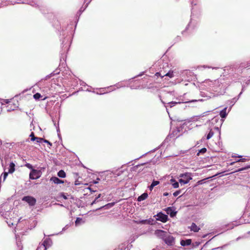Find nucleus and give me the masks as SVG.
<instances>
[{"label": "nucleus", "mask_w": 250, "mask_h": 250, "mask_svg": "<svg viewBox=\"0 0 250 250\" xmlns=\"http://www.w3.org/2000/svg\"><path fill=\"white\" fill-rule=\"evenodd\" d=\"M204 85L205 86H209L213 88V90L217 92L216 89L221 85L220 81L219 79L214 81H211L209 79L206 80L203 82Z\"/></svg>", "instance_id": "nucleus-1"}, {"label": "nucleus", "mask_w": 250, "mask_h": 250, "mask_svg": "<svg viewBox=\"0 0 250 250\" xmlns=\"http://www.w3.org/2000/svg\"><path fill=\"white\" fill-rule=\"evenodd\" d=\"M179 177L181 178L179 179V182L181 185H185L188 184L192 179V175L191 173L186 172L180 174Z\"/></svg>", "instance_id": "nucleus-2"}, {"label": "nucleus", "mask_w": 250, "mask_h": 250, "mask_svg": "<svg viewBox=\"0 0 250 250\" xmlns=\"http://www.w3.org/2000/svg\"><path fill=\"white\" fill-rule=\"evenodd\" d=\"M41 176V172L40 170L32 169L29 174L30 178L31 179H37Z\"/></svg>", "instance_id": "nucleus-3"}, {"label": "nucleus", "mask_w": 250, "mask_h": 250, "mask_svg": "<svg viewBox=\"0 0 250 250\" xmlns=\"http://www.w3.org/2000/svg\"><path fill=\"white\" fill-rule=\"evenodd\" d=\"M154 234L157 237L164 240L167 233L163 230L157 229L155 231Z\"/></svg>", "instance_id": "nucleus-4"}, {"label": "nucleus", "mask_w": 250, "mask_h": 250, "mask_svg": "<svg viewBox=\"0 0 250 250\" xmlns=\"http://www.w3.org/2000/svg\"><path fill=\"white\" fill-rule=\"evenodd\" d=\"M164 241L167 245L172 246L174 244V238L173 236L167 234V236L165 238Z\"/></svg>", "instance_id": "nucleus-5"}, {"label": "nucleus", "mask_w": 250, "mask_h": 250, "mask_svg": "<svg viewBox=\"0 0 250 250\" xmlns=\"http://www.w3.org/2000/svg\"><path fill=\"white\" fill-rule=\"evenodd\" d=\"M22 200L27 202L30 206H34L36 202V199L31 196H25L22 198Z\"/></svg>", "instance_id": "nucleus-6"}, {"label": "nucleus", "mask_w": 250, "mask_h": 250, "mask_svg": "<svg viewBox=\"0 0 250 250\" xmlns=\"http://www.w3.org/2000/svg\"><path fill=\"white\" fill-rule=\"evenodd\" d=\"M157 220L160 221L162 222L165 223L167 220V216L161 212H160L157 214Z\"/></svg>", "instance_id": "nucleus-7"}, {"label": "nucleus", "mask_w": 250, "mask_h": 250, "mask_svg": "<svg viewBox=\"0 0 250 250\" xmlns=\"http://www.w3.org/2000/svg\"><path fill=\"white\" fill-rule=\"evenodd\" d=\"M167 213L169 214L171 217H173L176 215V212L172 208L169 207L166 209Z\"/></svg>", "instance_id": "nucleus-8"}, {"label": "nucleus", "mask_w": 250, "mask_h": 250, "mask_svg": "<svg viewBox=\"0 0 250 250\" xmlns=\"http://www.w3.org/2000/svg\"><path fill=\"white\" fill-rule=\"evenodd\" d=\"M189 229L191 231H193L194 232H198L200 230V228L198 227L195 223H192L191 226L189 227Z\"/></svg>", "instance_id": "nucleus-9"}, {"label": "nucleus", "mask_w": 250, "mask_h": 250, "mask_svg": "<svg viewBox=\"0 0 250 250\" xmlns=\"http://www.w3.org/2000/svg\"><path fill=\"white\" fill-rule=\"evenodd\" d=\"M50 181H52L54 183L59 184H62L63 183V181L59 179L58 177H52L50 179Z\"/></svg>", "instance_id": "nucleus-10"}, {"label": "nucleus", "mask_w": 250, "mask_h": 250, "mask_svg": "<svg viewBox=\"0 0 250 250\" xmlns=\"http://www.w3.org/2000/svg\"><path fill=\"white\" fill-rule=\"evenodd\" d=\"M33 136V138H31V140L32 141H34L36 140V141L38 143H41L42 141L44 140L42 138L35 137L34 133L33 132H32L31 133V134L30 135V136Z\"/></svg>", "instance_id": "nucleus-11"}, {"label": "nucleus", "mask_w": 250, "mask_h": 250, "mask_svg": "<svg viewBox=\"0 0 250 250\" xmlns=\"http://www.w3.org/2000/svg\"><path fill=\"white\" fill-rule=\"evenodd\" d=\"M191 239H187L186 240H182L180 242V244L182 246H189L191 244Z\"/></svg>", "instance_id": "nucleus-12"}, {"label": "nucleus", "mask_w": 250, "mask_h": 250, "mask_svg": "<svg viewBox=\"0 0 250 250\" xmlns=\"http://www.w3.org/2000/svg\"><path fill=\"white\" fill-rule=\"evenodd\" d=\"M42 243L45 245L47 249L50 247L52 245V242L50 239H45Z\"/></svg>", "instance_id": "nucleus-13"}, {"label": "nucleus", "mask_w": 250, "mask_h": 250, "mask_svg": "<svg viewBox=\"0 0 250 250\" xmlns=\"http://www.w3.org/2000/svg\"><path fill=\"white\" fill-rule=\"evenodd\" d=\"M148 197V194L146 193H144L143 194H142L141 196H139L138 198V201L139 202H141L142 201H143L147 198Z\"/></svg>", "instance_id": "nucleus-14"}, {"label": "nucleus", "mask_w": 250, "mask_h": 250, "mask_svg": "<svg viewBox=\"0 0 250 250\" xmlns=\"http://www.w3.org/2000/svg\"><path fill=\"white\" fill-rule=\"evenodd\" d=\"M14 171H15V164L13 162H11L10 164L9 169L8 170V173H12L14 172Z\"/></svg>", "instance_id": "nucleus-15"}, {"label": "nucleus", "mask_w": 250, "mask_h": 250, "mask_svg": "<svg viewBox=\"0 0 250 250\" xmlns=\"http://www.w3.org/2000/svg\"><path fill=\"white\" fill-rule=\"evenodd\" d=\"M227 107L224 108L220 113V115L222 118H225L227 115L226 112Z\"/></svg>", "instance_id": "nucleus-16"}, {"label": "nucleus", "mask_w": 250, "mask_h": 250, "mask_svg": "<svg viewBox=\"0 0 250 250\" xmlns=\"http://www.w3.org/2000/svg\"><path fill=\"white\" fill-rule=\"evenodd\" d=\"M58 176L61 178H64L66 174L63 170H61L58 172Z\"/></svg>", "instance_id": "nucleus-17"}, {"label": "nucleus", "mask_w": 250, "mask_h": 250, "mask_svg": "<svg viewBox=\"0 0 250 250\" xmlns=\"http://www.w3.org/2000/svg\"><path fill=\"white\" fill-rule=\"evenodd\" d=\"M162 77H163L164 76H168L169 78H173L174 77L173 72L169 71L168 72H167L166 74L161 76Z\"/></svg>", "instance_id": "nucleus-18"}, {"label": "nucleus", "mask_w": 250, "mask_h": 250, "mask_svg": "<svg viewBox=\"0 0 250 250\" xmlns=\"http://www.w3.org/2000/svg\"><path fill=\"white\" fill-rule=\"evenodd\" d=\"M82 219L78 218L75 221V225L76 226L80 225L82 223H83Z\"/></svg>", "instance_id": "nucleus-19"}, {"label": "nucleus", "mask_w": 250, "mask_h": 250, "mask_svg": "<svg viewBox=\"0 0 250 250\" xmlns=\"http://www.w3.org/2000/svg\"><path fill=\"white\" fill-rule=\"evenodd\" d=\"M47 248L42 243L40 246L38 248L37 250H46Z\"/></svg>", "instance_id": "nucleus-20"}, {"label": "nucleus", "mask_w": 250, "mask_h": 250, "mask_svg": "<svg viewBox=\"0 0 250 250\" xmlns=\"http://www.w3.org/2000/svg\"><path fill=\"white\" fill-rule=\"evenodd\" d=\"M213 132L211 130H210L207 136V139L208 140L209 139L213 136Z\"/></svg>", "instance_id": "nucleus-21"}, {"label": "nucleus", "mask_w": 250, "mask_h": 250, "mask_svg": "<svg viewBox=\"0 0 250 250\" xmlns=\"http://www.w3.org/2000/svg\"><path fill=\"white\" fill-rule=\"evenodd\" d=\"M180 103H181V102H171L168 103L167 104H168L170 105V107H171L173 105H175L176 104H180Z\"/></svg>", "instance_id": "nucleus-22"}, {"label": "nucleus", "mask_w": 250, "mask_h": 250, "mask_svg": "<svg viewBox=\"0 0 250 250\" xmlns=\"http://www.w3.org/2000/svg\"><path fill=\"white\" fill-rule=\"evenodd\" d=\"M212 177H208L207 178H205L204 179H203V180H200L198 182H197V184L198 185H202L204 183H205V180H207V179H208L210 178H211Z\"/></svg>", "instance_id": "nucleus-23"}, {"label": "nucleus", "mask_w": 250, "mask_h": 250, "mask_svg": "<svg viewBox=\"0 0 250 250\" xmlns=\"http://www.w3.org/2000/svg\"><path fill=\"white\" fill-rule=\"evenodd\" d=\"M171 185L173 188H177L179 186V182H178L177 181H176L174 183H173Z\"/></svg>", "instance_id": "nucleus-24"}, {"label": "nucleus", "mask_w": 250, "mask_h": 250, "mask_svg": "<svg viewBox=\"0 0 250 250\" xmlns=\"http://www.w3.org/2000/svg\"><path fill=\"white\" fill-rule=\"evenodd\" d=\"M151 220H143L141 221V223L142 224H151Z\"/></svg>", "instance_id": "nucleus-25"}, {"label": "nucleus", "mask_w": 250, "mask_h": 250, "mask_svg": "<svg viewBox=\"0 0 250 250\" xmlns=\"http://www.w3.org/2000/svg\"><path fill=\"white\" fill-rule=\"evenodd\" d=\"M41 97H42V96L39 93H36L34 95V98L36 100H39Z\"/></svg>", "instance_id": "nucleus-26"}, {"label": "nucleus", "mask_w": 250, "mask_h": 250, "mask_svg": "<svg viewBox=\"0 0 250 250\" xmlns=\"http://www.w3.org/2000/svg\"><path fill=\"white\" fill-rule=\"evenodd\" d=\"M159 182L158 181H153V182H152L151 184L154 187H155L156 186L158 185L159 184Z\"/></svg>", "instance_id": "nucleus-27"}, {"label": "nucleus", "mask_w": 250, "mask_h": 250, "mask_svg": "<svg viewBox=\"0 0 250 250\" xmlns=\"http://www.w3.org/2000/svg\"><path fill=\"white\" fill-rule=\"evenodd\" d=\"M249 168H250V166H247V167H243V168H240V169H238L237 170H236V171H243L244 170L247 169H248Z\"/></svg>", "instance_id": "nucleus-28"}, {"label": "nucleus", "mask_w": 250, "mask_h": 250, "mask_svg": "<svg viewBox=\"0 0 250 250\" xmlns=\"http://www.w3.org/2000/svg\"><path fill=\"white\" fill-rule=\"evenodd\" d=\"M3 174V181H4L8 175V172H4Z\"/></svg>", "instance_id": "nucleus-29"}, {"label": "nucleus", "mask_w": 250, "mask_h": 250, "mask_svg": "<svg viewBox=\"0 0 250 250\" xmlns=\"http://www.w3.org/2000/svg\"><path fill=\"white\" fill-rule=\"evenodd\" d=\"M25 166L27 168H28L29 169H31L32 170V169H33L32 166L31 164H29V163H27L26 164H25Z\"/></svg>", "instance_id": "nucleus-30"}, {"label": "nucleus", "mask_w": 250, "mask_h": 250, "mask_svg": "<svg viewBox=\"0 0 250 250\" xmlns=\"http://www.w3.org/2000/svg\"><path fill=\"white\" fill-rule=\"evenodd\" d=\"M181 192V190H177L173 193L174 196H178Z\"/></svg>", "instance_id": "nucleus-31"}, {"label": "nucleus", "mask_w": 250, "mask_h": 250, "mask_svg": "<svg viewBox=\"0 0 250 250\" xmlns=\"http://www.w3.org/2000/svg\"><path fill=\"white\" fill-rule=\"evenodd\" d=\"M206 151H207V149H206V148H202V149L200 150L199 152H200V153H204L206 152Z\"/></svg>", "instance_id": "nucleus-32"}, {"label": "nucleus", "mask_w": 250, "mask_h": 250, "mask_svg": "<svg viewBox=\"0 0 250 250\" xmlns=\"http://www.w3.org/2000/svg\"><path fill=\"white\" fill-rule=\"evenodd\" d=\"M248 160H249V159H246V158H242V159H239V161H241V162H244L246 161H248Z\"/></svg>", "instance_id": "nucleus-33"}, {"label": "nucleus", "mask_w": 250, "mask_h": 250, "mask_svg": "<svg viewBox=\"0 0 250 250\" xmlns=\"http://www.w3.org/2000/svg\"><path fill=\"white\" fill-rule=\"evenodd\" d=\"M176 181L173 179V178H172L169 181V183L171 185H172L173 183H174L175 182H176Z\"/></svg>", "instance_id": "nucleus-34"}, {"label": "nucleus", "mask_w": 250, "mask_h": 250, "mask_svg": "<svg viewBox=\"0 0 250 250\" xmlns=\"http://www.w3.org/2000/svg\"><path fill=\"white\" fill-rule=\"evenodd\" d=\"M43 141H44V142L49 145L50 146H52V144L50 142H49L48 141H47L46 140H44Z\"/></svg>", "instance_id": "nucleus-35"}, {"label": "nucleus", "mask_w": 250, "mask_h": 250, "mask_svg": "<svg viewBox=\"0 0 250 250\" xmlns=\"http://www.w3.org/2000/svg\"><path fill=\"white\" fill-rule=\"evenodd\" d=\"M236 162H241V161H239V159L237 160L236 162L231 163L230 165H233Z\"/></svg>", "instance_id": "nucleus-36"}, {"label": "nucleus", "mask_w": 250, "mask_h": 250, "mask_svg": "<svg viewBox=\"0 0 250 250\" xmlns=\"http://www.w3.org/2000/svg\"><path fill=\"white\" fill-rule=\"evenodd\" d=\"M113 205V204H107L106 205H105L104 206H103V207H101L100 208H99V209H101V208H104V207H106V206H109V205L112 206Z\"/></svg>", "instance_id": "nucleus-37"}, {"label": "nucleus", "mask_w": 250, "mask_h": 250, "mask_svg": "<svg viewBox=\"0 0 250 250\" xmlns=\"http://www.w3.org/2000/svg\"><path fill=\"white\" fill-rule=\"evenodd\" d=\"M154 187L151 185L149 187V189H150V190H152V189Z\"/></svg>", "instance_id": "nucleus-38"}, {"label": "nucleus", "mask_w": 250, "mask_h": 250, "mask_svg": "<svg viewBox=\"0 0 250 250\" xmlns=\"http://www.w3.org/2000/svg\"><path fill=\"white\" fill-rule=\"evenodd\" d=\"M97 202V199L96 198H95V199L91 203V205H93L94 204H95Z\"/></svg>", "instance_id": "nucleus-39"}, {"label": "nucleus", "mask_w": 250, "mask_h": 250, "mask_svg": "<svg viewBox=\"0 0 250 250\" xmlns=\"http://www.w3.org/2000/svg\"><path fill=\"white\" fill-rule=\"evenodd\" d=\"M232 157L241 158V157H242V156H241V155H238V156L232 155Z\"/></svg>", "instance_id": "nucleus-40"}, {"label": "nucleus", "mask_w": 250, "mask_h": 250, "mask_svg": "<svg viewBox=\"0 0 250 250\" xmlns=\"http://www.w3.org/2000/svg\"><path fill=\"white\" fill-rule=\"evenodd\" d=\"M100 180L99 178H97L96 181L93 182L94 184H97L98 183V181Z\"/></svg>", "instance_id": "nucleus-41"}, {"label": "nucleus", "mask_w": 250, "mask_h": 250, "mask_svg": "<svg viewBox=\"0 0 250 250\" xmlns=\"http://www.w3.org/2000/svg\"><path fill=\"white\" fill-rule=\"evenodd\" d=\"M122 172V171H120L118 173L116 174L118 176L120 175L121 174V173Z\"/></svg>", "instance_id": "nucleus-42"}, {"label": "nucleus", "mask_w": 250, "mask_h": 250, "mask_svg": "<svg viewBox=\"0 0 250 250\" xmlns=\"http://www.w3.org/2000/svg\"><path fill=\"white\" fill-rule=\"evenodd\" d=\"M168 195V193H167V192H166V193H164V196H167Z\"/></svg>", "instance_id": "nucleus-43"}, {"label": "nucleus", "mask_w": 250, "mask_h": 250, "mask_svg": "<svg viewBox=\"0 0 250 250\" xmlns=\"http://www.w3.org/2000/svg\"><path fill=\"white\" fill-rule=\"evenodd\" d=\"M62 197H63L64 199H67V197H66L65 195H64V194H62Z\"/></svg>", "instance_id": "nucleus-44"}, {"label": "nucleus", "mask_w": 250, "mask_h": 250, "mask_svg": "<svg viewBox=\"0 0 250 250\" xmlns=\"http://www.w3.org/2000/svg\"><path fill=\"white\" fill-rule=\"evenodd\" d=\"M195 101H196V100H192V101H189V102H185V103L193 102H195Z\"/></svg>", "instance_id": "nucleus-45"}, {"label": "nucleus", "mask_w": 250, "mask_h": 250, "mask_svg": "<svg viewBox=\"0 0 250 250\" xmlns=\"http://www.w3.org/2000/svg\"><path fill=\"white\" fill-rule=\"evenodd\" d=\"M101 197V194H99V195L96 198L97 199Z\"/></svg>", "instance_id": "nucleus-46"}, {"label": "nucleus", "mask_w": 250, "mask_h": 250, "mask_svg": "<svg viewBox=\"0 0 250 250\" xmlns=\"http://www.w3.org/2000/svg\"><path fill=\"white\" fill-rule=\"evenodd\" d=\"M8 225L9 226H10L11 225H13V223H8Z\"/></svg>", "instance_id": "nucleus-47"}, {"label": "nucleus", "mask_w": 250, "mask_h": 250, "mask_svg": "<svg viewBox=\"0 0 250 250\" xmlns=\"http://www.w3.org/2000/svg\"><path fill=\"white\" fill-rule=\"evenodd\" d=\"M156 75L157 76H160V73L158 72L156 74Z\"/></svg>", "instance_id": "nucleus-48"}, {"label": "nucleus", "mask_w": 250, "mask_h": 250, "mask_svg": "<svg viewBox=\"0 0 250 250\" xmlns=\"http://www.w3.org/2000/svg\"><path fill=\"white\" fill-rule=\"evenodd\" d=\"M217 68H218V67H213V68H212V69H217Z\"/></svg>", "instance_id": "nucleus-49"}, {"label": "nucleus", "mask_w": 250, "mask_h": 250, "mask_svg": "<svg viewBox=\"0 0 250 250\" xmlns=\"http://www.w3.org/2000/svg\"><path fill=\"white\" fill-rule=\"evenodd\" d=\"M90 1H89L87 3H86V7L87 6L88 4L89 3Z\"/></svg>", "instance_id": "nucleus-50"}]
</instances>
